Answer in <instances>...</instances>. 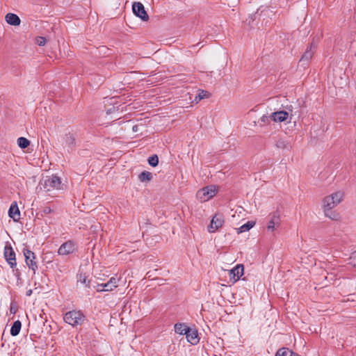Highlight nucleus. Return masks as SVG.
I'll return each mask as SVG.
<instances>
[{"instance_id": "8", "label": "nucleus", "mask_w": 356, "mask_h": 356, "mask_svg": "<svg viewBox=\"0 0 356 356\" xmlns=\"http://www.w3.org/2000/svg\"><path fill=\"white\" fill-rule=\"evenodd\" d=\"M224 222L225 219L222 214H215L211 220L210 225L208 226V231L211 233L215 232L217 229L222 227Z\"/></svg>"}, {"instance_id": "12", "label": "nucleus", "mask_w": 356, "mask_h": 356, "mask_svg": "<svg viewBox=\"0 0 356 356\" xmlns=\"http://www.w3.org/2000/svg\"><path fill=\"white\" fill-rule=\"evenodd\" d=\"M271 120L275 122L286 121L289 118V113L286 111H280L273 113L270 115Z\"/></svg>"}, {"instance_id": "25", "label": "nucleus", "mask_w": 356, "mask_h": 356, "mask_svg": "<svg viewBox=\"0 0 356 356\" xmlns=\"http://www.w3.org/2000/svg\"><path fill=\"white\" fill-rule=\"evenodd\" d=\"M210 96V94L209 92L205 90H201L199 94L195 97V101L197 103L201 99H203L204 98H209Z\"/></svg>"}, {"instance_id": "9", "label": "nucleus", "mask_w": 356, "mask_h": 356, "mask_svg": "<svg viewBox=\"0 0 356 356\" xmlns=\"http://www.w3.org/2000/svg\"><path fill=\"white\" fill-rule=\"evenodd\" d=\"M76 250V245L72 241H67L63 243L58 250L59 255L65 256L73 253Z\"/></svg>"}, {"instance_id": "27", "label": "nucleus", "mask_w": 356, "mask_h": 356, "mask_svg": "<svg viewBox=\"0 0 356 356\" xmlns=\"http://www.w3.org/2000/svg\"><path fill=\"white\" fill-rule=\"evenodd\" d=\"M149 164L152 167H156L159 163V158L157 155H153L148 159Z\"/></svg>"}, {"instance_id": "11", "label": "nucleus", "mask_w": 356, "mask_h": 356, "mask_svg": "<svg viewBox=\"0 0 356 356\" xmlns=\"http://www.w3.org/2000/svg\"><path fill=\"white\" fill-rule=\"evenodd\" d=\"M270 220L268 222L267 229L270 232H273L276 227H279L280 222V214L276 211L269 215Z\"/></svg>"}, {"instance_id": "32", "label": "nucleus", "mask_w": 356, "mask_h": 356, "mask_svg": "<svg viewBox=\"0 0 356 356\" xmlns=\"http://www.w3.org/2000/svg\"><path fill=\"white\" fill-rule=\"evenodd\" d=\"M104 291H111L113 290V289L111 287V286L108 284V282L103 283Z\"/></svg>"}, {"instance_id": "31", "label": "nucleus", "mask_w": 356, "mask_h": 356, "mask_svg": "<svg viewBox=\"0 0 356 356\" xmlns=\"http://www.w3.org/2000/svg\"><path fill=\"white\" fill-rule=\"evenodd\" d=\"M350 264L356 266V251L354 252L350 257Z\"/></svg>"}, {"instance_id": "28", "label": "nucleus", "mask_w": 356, "mask_h": 356, "mask_svg": "<svg viewBox=\"0 0 356 356\" xmlns=\"http://www.w3.org/2000/svg\"><path fill=\"white\" fill-rule=\"evenodd\" d=\"M78 282H80L81 283L85 284L86 286H87V287H90V280H87V277L85 275L80 274Z\"/></svg>"}, {"instance_id": "10", "label": "nucleus", "mask_w": 356, "mask_h": 356, "mask_svg": "<svg viewBox=\"0 0 356 356\" xmlns=\"http://www.w3.org/2000/svg\"><path fill=\"white\" fill-rule=\"evenodd\" d=\"M134 13L143 21H147L149 16L147 14L145 7L140 2H134L132 5Z\"/></svg>"}, {"instance_id": "22", "label": "nucleus", "mask_w": 356, "mask_h": 356, "mask_svg": "<svg viewBox=\"0 0 356 356\" xmlns=\"http://www.w3.org/2000/svg\"><path fill=\"white\" fill-rule=\"evenodd\" d=\"M140 181H149L152 179V174L147 171H143L138 175Z\"/></svg>"}, {"instance_id": "18", "label": "nucleus", "mask_w": 356, "mask_h": 356, "mask_svg": "<svg viewBox=\"0 0 356 356\" xmlns=\"http://www.w3.org/2000/svg\"><path fill=\"white\" fill-rule=\"evenodd\" d=\"M275 146L278 149L291 150V145L284 138H280L275 142Z\"/></svg>"}, {"instance_id": "4", "label": "nucleus", "mask_w": 356, "mask_h": 356, "mask_svg": "<svg viewBox=\"0 0 356 356\" xmlns=\"http://www.w3.org/2000/svg\"><path fill=\"white\" fill-rule=\"evenodd\" d=\"M4 257L9 264L10 267L13 268L14 275L17 277L19 275V270L17 268V263L15 258V252L10 245H6L4 248Z\"/></svg>"}, {"instance_id": "14", "label": "nucleus", "mask_w": 356, "mask_h": 356, "mask_svg": "<svg viewBox=\"0 0 356 356\" xmlns=\"http://www.w3.org/2000/svg\"><path fill=\"white\" fill-rule=\"evenodd\" d=\"M243 271L244 268L242 264L236 265L229 272L230 279L234 280V282H236L243 275Z\"/></svg>"}, {"instance_id": "23", "label": "nucleus", "mask_w": 356, "mask_h": 356, "mask_svg": "<svg viewBox=\"0 0 356 356\" xmlns=\"http://www.w3.org/2000/svg\"><path fill=\"white\" fill-rule=\"evenodd\" d=\"M17 144L19 147L24 149L30 145V141L24 137H20L17 139Z\"/></svg>"}, {"instance_id": "2", "label": "nucleus", "mask_w": 356, "mask_h": 356, "mask_svg": "<svg viewBox=\"0 0 356 356\" xmlns=\"http://www.w3.org/2000/svg\"><path fill=\"white\" fill-rule=\"evenodd\" d=\"M38 186L40 190L45 192L58 190L61 187V181L55 175L46 177L40 181Z\"/></svg>"}, {"instance_id": "15", "label": "nucleus", "mask_w": 356, "mask_h": 356, "mask_svg": "<svg viewBox=\"0 0 356 356\" xmlns=\"http://www.w3.org/2000/svg\"><path fill=\"white\" fill-rule=\"evenodd\" d=\"M9 216L15 221H17L20 218V212L16 202H13L8 211Z\"/></svg>"}, {"instance_id": "36", "label": "nucleus", "mask_w": 356, "mask_h": 356, "mask_svg": "<svg viewBox=\"0 0 356 356\" xmlns=\"http://www.w3.org/2000/svg\"><path fill=\"white\" fill-rule=\"evenodd\" d=\"M32 294V290L29 289L26 291V296H30Z\"/></svg>"}, {"instance_id": "1", "label": "nucleus", "mask_w": 356, "mask_h": 356, "mask_svg": "<svg viewBox=\"0 0 356 356\" xmlns=\"http://www.w3.org/2000/svg\"><path fill=\"white\" fill-rule=\"evenodd\" d=\"M344 194L341 191H337L324 197L323 209L325 216L332 220H337L338 214L332 211L343 199Z\"/></svg>"}, {"instance_id": "20", "label": "nucleus", "mask_w": 356, "mask_h": 356, "mask_svg": "<svg viewBox=\"0 0 356 356\" xmlns=\"http://www.w3.org/2000/svg\"><path fill=\"white\" fill-rule=\"evenodd\" d=\"M188 327L184 323H176L175 325V331L179 334H186Z\"/></svg>"}, {"instance_id": "19", "label": "nucleus", "mask_w": 356, "mask_h": 356, "mask_svg": "<svg viewBox=\"0 0 356 356\" xmlns=\"http://www.w3.org/2000/svg\"><path fill=\"white\" fill-rule=\"evenodd\" d=\"M21 327H22L21 321L19 320L15 321L11 327L10 334L14 337L17 336L19 333Z\"/></svg>"}, {"instance_id": "5", "label": "nucleus", "mask_w": 356, "mask_h": 356, "mask_svg": "<svg viewBox=\"0 0 356 356\" xmlns=\"http://www.w3.org/2000/svg\"><path fill=\"white\" fill-rule=\"evenodd\" d=\"M217 188L216 186L211 185L204 187L199 190L197 193V198L201 202H207L214 197L217 193Z\"/></svg>"}, {"instance_id": "30", "label": "nucleus", "mask_w": 356, "mask_h": 356, "mask_svg": "<svg viewBox=\"0 0 356 356\" xmlns=\"http://www.w3.org/2000/svg\"><path fill=\"white\" fill-rule=\"evenodd\" d=\"M36 42L39 46H44L46 43V39L44 37H38L36 38Z\"/></svg>"}, {"instance_id": "34", "label": "nucleus", "mask_w": 356, "mask_h": 356, "mask_svg": "<svg viewBox=\"0 0 356 356\" xmlns=\"http://www.w3.org/2000/svg\"><path fill=\"white\" fill-rule=\"evenodd\" d=\"M51 211H52L50 207H44V208L43 209V210H42V213H43V214H44V215L49 214V213H51Z\"/></svg>"}, {"instance_id": "26", "label": "nucleus", "mask_w": 356, "mask_h": 356, "mask_svg": "<svg viewBox=\"0 0 356 356\" xmlns=\"http://www.w3.org/2000/svg\"><path fill=\"white\" fill-rule=\"evenodd\" d=\"M292 351L289 350L287 348H282L279 349L275 356H291Z\"/></svg>"}, {"instance_id": "38", "label": "nucleus", "mask_w": 356, "mask_h": 356, "mask_svg": "<svg viewBox=\"0 0 356 356\" xmlns=\"http://www.w3.org/2000/svg\"><path fill=\"white\" fill-rule=\"evenodd\" d=\"M289 116H290V120H291L292 114H290V113H289ZM289 122H291V120H289Z\"/></svg>"}, {"instance_id": "29", "label": "nucleus", "mask_w": 356, "mask_h": 356, "mask_svg": "<svg viewBox=\"0 0 356 356\" xmlns=\"http://www.w3.org/2000/svg\"><path fill=\"white\" fill-rule=\"evenodd\" d=\"M108 282L113 289L118 286V280L115 277H111Z\"/></svg>"}, {"instance_id": "7", "label": "nucleus", "mask_w": 356, "mask_h": 356, "mask_svg": "<svg viewBox=\"0 0 356 356\" xmlns=\"http://www.w3.org/2000/svg\"><path fill=\"white\" fill-rule=\"evenodd\" d=\"M23 253L25 257V261L29 269L32 270L33 274L35 273L38 269V264L35 253L30 250L24 249Z\"/></svg>"}, {"instance_id": "21", "label": "nucleus", "mask_w": 356, "mask_h": 356, "mask_svg": "<svg viewBox=\"0 0 356 356\" xmlns=\"http://www.w3.org/2000/svg\"><path fill=\"white\" fill-rule=\"evenodd\" d=\"M255 225V222L253 221H248L245 224L241 226L239 228L237 229V233L240 234L242 232H247L250 230L253 226Z\"/></svg>"}, {"instance_id": "35", "label": "nucleus", "mask_w": 356, "mask_h": 356, "mask_svg": "<svg viewBox=\"0 0 356 356\" xmlns=\"http://www.w3.org/2000/svg\"><path fill=\"white\" fill-rule=\"evenodd\" d=\"M132 130H133V131H134V132L138 131V125H134V126L133 127V128H132Z\"/></svg>"}, {"instance_id": "37", "label": "nucleus", "mask_w": 356, "mask_h": 356, "mask_svg": "<svg viewBox=\"0 0 356 356\" xmlns=\"http://www.w3.org/2000/svg\"><path fill=\"white\" fill-rule=\"evenodd\" d=\"M291 356H300V355L295 353H291Z\"/></svg>"}, {"instance_id": "33", "label": "nucleus", "mask_w": 356, "mask_h": 356, "mask_svg": "<svg viewBox=\"0 0 356 356\" xmlns=\"http://www.w3.org/2000/svg\"><path fill=\"white\" fill-rule=\"evenodd\" d=\"M93 288H95L98 292L104 291V289L103 286V284H97L96 286H93Z\"/></svg>"}, {"instance_id": "17", "label": "nucleus", "mask_w": 356, "mask_h": 356, "mask_svg": "<svg viewBox=\"0 0 356 356\" xmlns=\"http://www.w3.org/2000/svg\"><path fill=\"white\" fill-rule=\"evenodd\" d=\"M5 19L8 24L13 26H18L21 22L19 17L13 13H8L5 17Z\"/></svg>"}, {"instance_id": "24", "label": "nucleus", "mask_w": 356, "mask_h": 356, "mask_svg": "<svg viewBox=\"0 0 356 356\" xmlns=\"http://www.w3.org/2000/svg\"><path fill=\"white\" fill-rule=\"evenodd\" d=\"M270 120H271L270 115L267 116V115H264L263 116H261L259 118V120H258V123H259V126L263 127V126L268 124L270 122Z\"/></svg>"}, {"instance_id": "6", "label": "nucleus", "mask_w": 356, "mask_h": 356, "mask_svg": "<svg viewBox=\"0 0 356 356\" xmlns=\"http://www.w3.org/2000/svg\"><path fill=\"white\" fill-rule=\"evenodd\" d=\"M61 145L67 152H72L76 146V138L74 134L66 133L61 139Z\"/></svg>"}, {"instance_id": "13", "label": "nucleus", "mask_w": 356, "mask_h": 356, "mask_svg": "<svg viewBox=\"0 0 356 356\" xmlns=\"http://www.w3.org/2000/svg\"><path fill=\"white\" fill-rule=\"evenodd\" d=\"M316 48V46L312 42L311 44L307 47L303 55L302 56L300 62L304 64L305 62L307 63L312 58L314 51Z\"/></svg>"}, {"instance_id": "3", "label": "nucleus", "mask_w": 356, "mask_h": 356, "mask_svg": "<svg viewBox=\"0 0 356 356\" xmlns=\"http://www.w3.org/2000/svg\"><path fill=\"white\" fill-rule=\"evenodd\" d=\"M63 319L65 323L72 326L81 325L85 321V316L81 311H70L64 315Z\"/></svg>"}, {"instance_id": "16", "label": "nucleus", "mask_w": 356, "mask_h": 356, "mask_svg": "<svg viewBox=\"0 0 356 356\" xmlns=\"http://www.w3.org/2000/svg\"><path fill=\"white\" fill-rule=\"evenodd\" d=\"M186 339L191 344H196L199 342L197 332L188 327L186 333Z\"/></svg>"}]
</instances>
